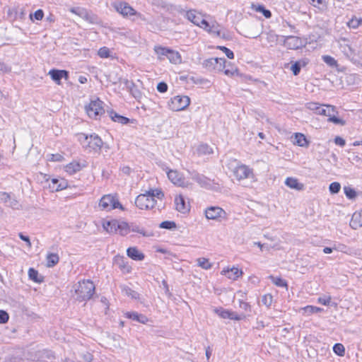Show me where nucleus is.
Returning a JSON list of instances; mask_svg holds the SVG:
<instances>
[{"label": "nucleus", "mask_w": 362, "mask_h": 362, "mask_svg": "<svg viewBox=\"0 0 362 362\" xmlns=\"http://www.w3.org/2000/svg\"><path fill=\"white\" fill-rule=\"evenodd\" d=\"M76 299L79 301H87L90 300L95 293V285L90 280L78 281L74 286Z\"/></svg>", "instance_id": "f257e3e1"}, {"label": "nucleus", "mask_w": 362, "mask_h": 362, "mask_svg": "<svg viewBox=\"0 0 362 362\" xmlns=\"http://www.w3.org/2000/svg\"><path fill=\"white\" fill-rule=\"evenodd\" d=\"M191 178L197 182L200 187H204L208 189L218 190L220 189L219 185L216 184L214 180H210L205 175L200 174L196 171L189 173Z\"/></svg>", "instance_id": "f03ea898"}, {"label": "nucleus", "mask_w": 362, "mask_h": 362, "mask_svg": "<svg viewBox=\"0 0 362 362\" xmlns=\"http://www.w3.org/2000/svg\"><path fill=\"white\" fill-rule=\"evenodd\" d=\"M157 201L151 197L148 192L138 195L135 199V205L141 210H150L156 204Z\"/></svg>", "instance_id": "7ed1b4c3"}, {"label": "nucleus", "mask_w": 362, "mask_h": 362, "mask_svg": "<svg viewBox=\"0 0 362 362\" xmlns=\"http://www.w3.org/2000/svg\"><path fill=\"white\" fill-rule=\"evenodd\" d=\"M103 104V102L98 98L91 100L90 103L85 107L88 115L90 118L97 119L100 116L105 113Z\"/></svg>", "instance_id": "20e7f679"}, {"label": "nucleus", "mask_w": 362, "mask_h": 362, "mask_svg": "<svg viewBox=\"0 0 362 362\" xmlns=\"http://www.w3.org/2000/svg\"><path fill=\"white\" fill-rule=\"evenodd\" d=\"M99 207H100L103 210H105L109 211L114 209H120L124 210L122 205L119 203V202L115 199V197L111 194L104 195L100 200Z\"/></svg>", "instance_id": "39448f33"}, {"label": "nucleus", "mask_w": 362, "mask_h": 362, "mask_svg": "<svg viewBox=\"0 0 362 362\" xmlns=\"http://www.w3.org/2000/svg\"><path fill=\"white\" fill-rule=\"evenodd\" d=\"M82 138L84 142H86V148H88L90 150L98 151H100L103 145L102 139L95 134H90V136L86 134H81L80 141H82Z\"/></svg>", "instance_id": "423d86ee"}, {"label": "nucleus", "mask_w": 362, "mask_h": 362, "mask_svg": "<svg viewBox=\"0 0 362 362\" xmlns=\"http://www.w3.org/2000/svg\"><path fill=\"white\" fill-rule=\"evenodd\" d=\"M190 99L187 95H177L171 98L169 107L173 111H180L189 106Z\"/></svg>", "instance_id": "0eeeda50"}, {"label": "nucleus", "mask_w": 362, "mask_h": 362, "mask_svg": "<svg viewBox=\"0 0 362 362\" xmlns=\"http://www.w3.org/2000/svg\"><path fill=\"white\" fill-rule=\"evenodd\" d=\"M206 25L208 26L204 25L203 28L208 33L223 39H229L230 36L228 33L225 29L221 28V26L218 23L214 22L212 24H210L206 21Z\"/></svg>", "instance_id": "6e6552de"}, {"label": "nucleus", "mask_w": 362, "mask_h": 362, "mask_svg": "<svg viewBox=\"0 0 362 362\" xmlns=\"http://www.w3.org/2000/svg\"><path fill=\"white\" fill-rule=\"evenodd\" d=\"M115 9L124 17L139 15L128 3L115 2L112 4Z\"/></svg>", "instance_id": "1a4fd4ad"}, {"label": "nucleus", "mask_w": 362, "mask_h": 362, "mask_svg": "<svg viewBox=\"0 0 362 362\" xmlns=\"http://www.w3.org/2000/svg\"><path fill=\"white\" fill-rule=\"evenodd\" d=\"M337 42L341 52L346 58H354L356 55L355 49L351 47L347 38L340 37Z\"/></svg>", "instance_id": "9d476101"}, {"label": "nucleus", "mask_w": 362, "mask_h": 362, "mask_svg": "<svg viewBox=\"0 0 362 362\" xmlns=\"http://www.w3.org/2000/svg\"><path fill=\"white\" fill-rule=\"evenodd\" d=\"M233 175L237 180H241L252 177L253 172L247 165L240 164L234 168Z\"/></svg>", "instance_id": "9b49d317"}, {"label": "nucleus", "mask_w": 362, "mask_h": 362, "mask_svg": "<svg viewBox=\"0 0 362 362\" xmlns=\"http://www.w3.org/2000/svg\"><path fill=\"white\" fill-rule=\"evenodd\" d=\"M186 18L194 25L203 28L204 25H206V21L203 18L202 15L200 13H197L196 10H189L186 12Z\"/></svg>", "instance_id": "f8f14e48"}, {"label": "nucleus", "mask_w": 362, "mask_h": 362, "mask_svg": "<svg viewBox=\"0 0 362 362\" xmlns=\"http://www.w3.org/2000/svg\"><path fill=\"white\" fill-rule=\"evenodd\" d=\"M214 312L223 319H230L238 321L244 319L245 317L244 315H238L235 312L224 310L222 308H216Z\"/></svg>", "instance_id": "ddd939ff"}, {"label": "nucleus", "mask_w": 362, "mask_h": 362, "mask_svg": "<svg viewBox=\"0 0 362 362\" xmlns=\"http://www.w3.org/2000/svg\"><path fill=\"white\" fill-rule=\"evenodd\" d=\"M168 177L173 184L179 187H187L189 185L188 182L185 181V178L177 170H169Z\"/></svg>", "instance_id": "4468645a"}, {"label": "nucleus", "mask_w": 362, "mask_h": 362, "mask_svg": "<svg viewBox=\"0 0 362 362\" xmlns=\"http://www.w3.org/2000/svg\"><path fill=\"white\" fill-rule=\"evenodd\" d=\"M205 216L207 219L217 220L226 216L225 211L218 206H210L205 210Z\"/></svg>", "instance_id": "2eb2a0df"}, {"label": "nucleus", "mask_w": 362, "mask_h": 362, "mask_svg": "<svg viewBox=\"0 0 362 362\" xmlns=\"http://www.w3.org/2000/svg\"><path fill=\"white\" fill-rule=\"evenodd\" d=\"M284 45L288 49H297L303 46V41L298 37L289 35L285 37Z\"/></svg>", "instance_id": "dca6fc26"}, {"label": "nucleus", "mask_w": 362, "mask_h": 362, "mask_svg": "<svg viewBox=\"0 0 362 362\" xmlns=\"http://www.w3.org/2000/svg\"><path fill=\"white\" fill-rule=\"evenodd\" d=\"M48 75H49L51 78L59 85L60 84L62 78H64L67 80L69 78V72L66 70L51 69L49 71Z\"/></svg>", "instance_id": "f3484780"}, {"label": "nucleus", "mask_w": 362, "mask_h": 362, "mask_svg": "<svg viewBox=\"0 0 362 362\" xmlns=\"http://www.w3.org/2000/svg\"><path fill=\"white\" fill-rule=\"evenodd\" d=\"M68 187V182L63 178L52 179L49 183V188L52 191H59L66 189Z\"/></svg>", "instance_id": "a211bd4d"}, {"label": "nucleus", "mask_w": 362, "mask_h": 362, "mask_svg": "<svg viewBox=\"0 0 362 362\" xmlns=\"http://www.w3.org/2000/svg\"><path fill=\"white\" fill-rule=\"evenodd\" d=\"M176 210L181 213H187L189 211V204L185 202L182 195H178L175 198Z\"/></svg>", "instance_id": "6ab92c4d"}, {"label": "nucleus", "mask_w": 362, "mask_h": 362, "mask_svg": "<svg viewBox=\"0 0 362 362\" xmlns=\"http://www.w3.org/2000/svg\"><path fill=\"white\" fill-rule=\"evenodd\" d=\"M127 254L129 257L136 261H141L144 259V255L139 252L136 247H129L127 250Z\"/></svg>", "instance_id": "aec40b11"}, {"label": "nucleus", "mask_w": 362, "mask_h": 362, "mask_svg": "<svg viewBox=\"0 0 362 362\" xmlns=\"http://www.w3.org/2000/svg\"><path fill=\"white\" fill-rule=\"evenodd\" d=\"M350 226L354 229L362 227V211L355 212L351 218Z\"/></svg>", "instance_id": "412c9836"}, {"label": "nucleus", "mask_w": 362, "mask_h": 362, "mask_svg": "<svg viewBox=\"0 0 362 362\" xmlns=\"http://www.w3.org/2000/svg\"><path fill=\"white\" fill-rule=\"evenodd\" d=\"M285 185L291 189H294L298 191L303 190L304 185L298 182V180L293 177H287L285 181Z\"/></svg>", "instance_id": "4be33fe9"}, {"label": "nucleus", "mask_w": 362, "mask_h": 362, "mask_svg": "<svg viewBox=\"0 0 362 362\" xmlns=\"http://www.w3.org/2000/svg\"><path fill=\"white\" fill-rule=\"evenodd\" d=\"M107 112L109 115L111 119L114 122H118V123H120L122 124H126L129 122V118L122 116V115H119L117 113H116L115 112H114L113 110H107Z\"/></svg>", "instance_id": "5701e85b"}, {"label": "nucleus", "mask_w": 362, "mask_h": 362, "mask_svg": "<svg viewBox=\"0 0 362 362\" xmlns=\"http://www.w3.org/2000/svg\"><path fill=\"white\" fill-rule=\"evenodd\" d=\"M167 58L169 61L175 64H180L182 62V57L180 53L177 51L169 49L167 54Z\"/></svg>", "instance_id": "b1692460"}, {"label": "nucleus", "mask_w": 362, "mask_h": 362, "mask_svg": "<svg viewBox=\"0 0 362 362\" xmlns=\"http://www.w3.org/2000/svg\"><path fill=\"white\" fill-rule=\"evenodd\" d=\"M126 316L128 318H129V319H132L133 320L137 321V322H141L142 324H145L148 321V319H147V317L145 315H141V314H139L136 312L127 313L126 314Z\"/></svg>", "instance_id": "393cba45"}, {"label": "nucleus", "mask_w": 362, "mask_h": 362, "mask_svg": "<svg viewBox=\"0 0 362 362\" xmlns=\"http://www.w3.org/2000/svg\"><path fill=\"white\" fill-rule=\"evenodd\" d=\"M78 15H79L83 18L86 19V21H89L91 23H98V18L95 15L88 13L85 9L80 10L79 12L78 13Z\"/></svg>", "instance_id": "a878e982"}, {"label": "nucleus", "mask_w": 362, "mask_h": 362, "mask_svg": "<svg viewBox=\"0 0 362 362\" xmlns=\"http://www.w3.org/2000/svg\"><path fill=\"white\" fill-rule=\"evenodd\" d=\"M117 220L113 219L105 221L103 224V228L109 233H117Z\"/></svg>", "instance_id": "bb28decb"}, {"label": "nucleus", "mask_w": 362, "mask_h": 362, "mask_svg": "<svg viewBox=\"0 0 362 362\" xmlns=\"http://www.w3.org/2000/svg\"><path fill=\"white\" fill-rule=\"evenodd\" d=\"M222 272L224 273V274L226 275L228 278L233 280H235L242 274V272L235 267H233L230 269L223 270Z\"/></svg>", "instance_id": "cd10ccee"}, {"label": "nucleus", "mask_w": 362, "mask_h": 362, "mask_svg": "<svg viewBox=\"0 0 362 362\" xmlns=\"http://www.w3.org/2000/svg\"><path fill=\"white\" fill-rule=\"evenodd\" d=\"M47 267H52L55 266L59 260V257L56 253H48L46 257Z\"/></svg>", "instance_id": "c85d7f7f"}, {"label": "nucleus", "mask_w": 362, "mask_h": 362, "mask_svg": "<svg viewBox=\"0 0 362 362\" xmlns=\"http://www.w3.org/2000/svg\"><path fill=\"white\" fill-rule=\"evenodd\" d=\"M116 229L117 233H119L121 235H125L129 232L128 224L124 221H117Z\"/></svg>", "instance_id": "c756f323"}, {"label": "nucleus", "mask_w": 362, "mask_h": 362, "mask_svg": "<svg viewBox=\"0 0 362 362\" xmlns=\"http://www.w3.org/2000/svg\"><path fill=\"white\" fill-rule=\"evenodd\" d=\"M81 167L78 162H71L65 166V171L71 175L81 170Z\"/></svg>", "instance_id": "7c9ffc66"}, {"label": "nucleus", "mask_w": 362, "mask_h": 362, "mask_svg": "<svg viewBox=\"0 0 362 362\" xmlns=\"http://www.w3.org/2000/svg\"><path fill=\"white\" fill-rule=\"evenodd\" d=\"M122 293L128 297H130L132 299H136L139 297V294L135 291L131 289L129 287L127 286H120Z\"/></svg>", "instance_id": "2f4dec72"}, {"label": "nucleus", "mask_w": 362, "mask_h": 362, "mask_svg": "<svg viewBox=\"0 0 362 362\" xmlns=\"http://www.w3.org/2000/svg\"><path fill=\"white\" fill-rule=\"evenodd\" d=\"M338 112L335 110V112H333L332 115H329V118L327 119V121L329 122L334 123V124L340 125V126H344L346 124V121L337 117L335 115Z\"/></svg>", "instance_id": "473e14b6"}, {"label": "nucleus", "mask_w": 362, "mask_h": 362, "mask_svg": "<svg viewBox=\"0 0 362 362\" xmlns=\"http://www.w3.org/2000/svg\"><path fill=\"white\" fill-rule=\"evenodd\" d=\"M29 278L36 283H40L43 281V277L40 276L38 272L33 268L28 270Z\"/></svg>", "instance_id": "72a5a7b5"}, {"label": "nucleus", "mask_w": 362, "mask_h": 362, "mask_svg": "<svg viewBox=\"0 0 362 362\" xmlns=\"http://www.w3.org/2000/svg\"><path fill=\"white\" fill-rule=\"evenodd\" d=\"M335 112V107L329 105H323L320 110V115H324L329 118V115Z\"/></svg>", "instance_id": "f704fd0d"}, {"label": "nucleus", "mask_w": 362, "mask_h": 362, "mask_svg": "<svg viewBox=\"0 0 362 362\" xmlns=\"http://www.w3.org/2000/svg\"><path fill=\"white\" fill-rule=\"evenodd\" d=\"M218 62V58H211L204 61L203 66L208 70H215L216 64Z\"/></svg>", "instance_id": "c9c22d12"}, {"label": "nucleus", "mask_w": 362, "mask_h": 362, "mask_svg": "<svg viewBox=\"0 0 362 362\" xmlns=\"http://www.w3.org/2000/svg\"><path fill=\"white\" fill-rule=\"evenodd\" d=\"M296 138V144L299 146H307L308 145V142L305 138V136L300 133H296L295 135Z\"/></svg>", "instance_id": "e433bc0d"}, {"label": "nucleus", "mask_w": 362, "mask_h": 362, "mask_svg": "<svg viewBox=\"0 0 362 362\" xmlns=\"http://www.w3.org/2000/svg\"><path fill=\"white\" fill-rule=\"evenodd\" d=\"M155 52L158 55L159 59H163V57H167L169 49L160 46H156L154 48Z\"/></svg>", "instance_id": "4c0bfd02"}, {"label": "nucleus", "mask_w": 362, "mask_h": 362, "mask_svg": "<svg viewBox=\"0 0 362 362\" xmlns=\"http://www.w3.org/2000/svg\"><path fill=\"white\" fill-rule=\"evenodd\" d=\"M269 278L271 279L272 282L274 284H275L276 286H277L279 287L287 288V286H288L287 282L281 277L269 276Z\"/></svg>", "instance_id": "58836bf2"}, {"label": "nucleus", "mask_w": 362, "mask_h": 362, "mask_svg": "<svg viewBox=\"0 0 362 362\" xmlns=\"http://www.w3.org/2000/svg\"><path fill=\"white\" fill-rule=\"evenodd\" d=\"M151 197L156 199V198L161 200L164 197V194L161 189H151L147 191Z\"/></svg>", "instance_id": "ea45409f"}, {"label": "nucleus", "mask_w": 362, "mask_h": 362, "mask_svg": "<svg viewBox=\"0 0 362 362\" xmlns=\"http://www.w3.org/2000/svg\"><path fill=\"white\" fill-rule=\"evenodd\" d=\"M197 264L199 267L204 269H209L211 267V264L206 258L201 257L197 259Z\"/></svg>", "instance_id": "a19ab883"}, {"label": "nucleus", "mask_w": 362, "mask_h": 362, "mask_svg": "<svg viewBox=\"0 0 362 362\" xmlns=\"http://www.w3.org/2000/svg\"><path fill=\"white\" fill-rule=\"evenodd\" d=\"M198 152L200 154L207 155L213 153L212 148L207 144H201L199 146Z\"/></svg>", "instance_id": "79ce46f5"}, {"label": "nucleus", "mask_w": 362, "mask_h": 362, "mask_svg": "<svg viewBox=\"0 0 362 362\" xmlns=\"http://www.w3.org/2000/svg\"><path fill=\"white\" fill-rule=\"evenodd\" d=\"M323 105H321L320 103H313V102H311V103H308L306 104V107L308 109L313 111L315 113L319 115L320 113V110L321 109L322 106Z\"/></svg>", "instance_id": "37998d69"}, {"label": "nucleus", "mask_w": 362, "mask_h": 362, "mask_svg": "<svg viewBox=\"0 0 362 362\" xmlns=\"http://www.w3.org/2000/svg\"><path fill=\"white\" fill-rule=\"evenodd\" d=\"M362 23L361 18H358L356 17H353L348 23L347 25L351 28L356 29Z\"/></svg>", "instance_id": "c03bdc74"}, {"label": "nucleus", "mask_w": 362, "mask_h": 362, "mask_svg": "<svg viewBox=\"0 0 362 362\" xmlns=\"http://www.w3.org/2000/svg\"><path fill=\"white\" fill-rule=\"evenodd\" d=\"M301 310H303V314L310 315L319 312L320 310H321V308L313 305H308L303 308Z\"/></svg>", "instance_id": "a18cd8bd"}, {"label": "nucleus", "mask_w": 362, "mask_h": 362, "mask_svg": "<svg viewBox=\"0 0 362 362\" xmlns=\"http://www.w3.org/2000/svg\"><path fill=\"white\" fill-rule=\"evenodd\" d=\"M334 352L340 356H343L345 353L344 346L341 344H335L333 346Z\"/></svg>", "instance_id": "49530a36"}, {"label": "nucleus", "mask_w": 362, "mask_h": 362, "mask_svg": "<svg viewBox=\"0 0 362 362\" xmlns=\"http://www.w3.org/2000/svg\"><path fill=\"white\" fill-rule=\"evenodd\" d=\"M227 62L224 58H218V62L216 64L215 70L217 71H223L226 68Z\"/></svg>", "instance_id": "de8ad7c7"}, {"label": "nucleus", "mask_w": 362, "mask_h": 362, "mask_svg": "<svg viewBox=\"0 0 362 362\" xmlns=\"http://www.w3.org/2000/svg\"><path fill=\"white\" fill-rule=\"evenodd\" d=\"M255 11L262 13L264 16L267 18H269L272 16V13L269 10H267L262 5H258L255 8Z\"/></svg>", "instance_id": "09e8293b"}, {"label": "nucleus", "mask_w": 362, "mask_h": 362, "mask_svg": "<svg viewBox=\"0 0 362 362\" xmlns=\"http://www.w3.org/2000/svg\"><path fill=\"white\" fill-rule=\"evenodd\" d=\"M160 228L171 230L176 228V224L174 221H165L160 223Z\"/></svg>", "instance_id": "8fccbe9b"}, {"label": "nucleus", "mask_w": 362, "mask_h": 362, "mask_svg": "<svg viewBox=\"0 0 362 362\" xmlns=\"http://www.w3.org/2000/svg\"><path fill=\"white\" fill-rule=\"evenodd\" d=\"M322 59L327 65L330 66H335L337 65V62L331 56L324 55Z\"/></svg>", "instance_id": "3c124183"}, {"label": "nucleus", "mask_w": 362, "mask_h": 362, "mask_svg": "<svg viewBox=\"0 0 362 362\" xmlns=\"http://www.w3.org/2000/svg\"><path fill=\"white\" fill-rule=\"evenodd\" d=\"M273 301V296L270 293L265 294L262 298V303L267 307H269Z\"/></svg>", "instance_id": "603ef678"}, {"label": "nucleus", "mask_w": 362, "mask_h": 362, "mask_svg": "<svg viewBox=\"0 0 362 362\" xmlns=\"http://www.w3.org/2000/svg\"><path fill=\"white\" fill-rule=\"evenodd\" d=\"M341 185L339 182H334L329 185V189L332 194H337L340 191Z\"/></svg>", "instance_id": "864d4df0"}, {"label": "nucleus", "mask_w": 362, "mask_h": 362, "mask_svg": "<svg viewBox=\"0 0 362 362\" xmlns=\"http://www.w3.org/2000/svg\"><path fill=\"white\" fill-rule=\"evenodd\" d=\"M344 193L346 194V196L349 198V199H354L356 197V191L349 187H344Z\"/></svg>", "instance_id": "5fc2aeb1"}, {"label": "nucleus", "mask_w": 362, "mask_h": 362, "mask_svg": "<svg viewBox=\"0 0 362 362\" xmlns=\"http://www.w3.org/2000/svg\"><path fill=\"white\" fill-rule=\"evenodd\" d=\"M44 16V12L42 9L37 10L34 13L30 14V18L31 21H33V18H35V19L37 21H40L43 18Z\"/></svg>", "instance_id": "6e6d98bb"}, {"label": "nucleus", "mask_w": 362, "mask_h": 362, "mask_svg": "<svg viewBox=\"0 0 362 362\" xmlns=\"http://www.w3.org/2000/svg\"><path fill=\"white\" fill-rule=\"evenodd\" d=\"M98 54L101 58H107L110 57V49L106 47H101L99 49Z\"/></svg>", "instance_id": "4d7b16f0"}, {"label": "nucleus", "mask_w": 362, "mask_h": 362, "mask_svg": "<svg viewBox=\"0 0 362 362\" xmlns=\"http://www.w3.org/2000/svg\"><path fill=\"white\" fill-rule=\"evenodd\" d=\"M301 69V62H296L293 64H292L291 69L293 71V75L297 76Z\"/></svg>", "instance_id": "13d9d810"}, {"label": "nucleus", "mask_w": 362, "mask_h": 362, "mask_svg": "<svg viewBox=\"0 0 362 362\" xmlns=\"http://www.w3.org/2000/svg\"><path fill=\"white\" fill-rule=\"evenodd\" d=\"M8 202H9V204L8 205V206L11 207V209H15V210H19L21 209V206L17 199H16L14 198L12 199L11 197V200H9Z\"/></svg>", "instance_id": "bf43d9fd"}, {"label": "nucleus", "mask_w": 362, "mask_h": 362, "mask_svg": "<svg viewBox=\"0 0 362 362\" xmlns=\"http://www.w3.org/2000/svg\"><path fill=\"white\" fill-rule=\"evenodd\" d=\"M217 49L223 51L226 57L229 59H233L234 58V54L233 52L229 49L228 48L224 47V46H218Z\"/></svg>", "instance_id": "052dcab7"}, {"label": "nucleus", "mask_w": 362, "mask_h": 362, "mask_svg": "<svg viewBox=\"0 0 362 362\" xmlns=\"http://www.w3.org/2000/svg\"><path fill=\"white\" fill-rule=\"evenodd\" d=\"M11 200L10 194L5 192H0V202L7 203Z\"/></svg>", "instance_id": "680f3d73"}, {"label": "nucleus", "mask_w": 362, "mask_h": 362, "mask_svg": "<svg viewBox=\"0 0 362 362\" xmlns=\"http://www.w3.org/2000/svg\"><path fill=\"white\" fill-rule=\"evenodd\" d=\"M8 314L2 310H0V323L4 324L8 320Z\"/></svg>", "instance_id": "e2e57ef3"}, {"label": "nucleus", "mask_w": 362, "mask_h": 362, "mask_svg": "<svg viewBox=\"0 0 362 362\" xmlns=\"http://www.w3.org/2000/svg\"><path fill=\"white\" fill-rule=\"evenodd\" d=\"M254 245H257L262 251H269L271 248L274 247V246L269 245L268 244L266 243L262 244L260 242H255Z\"/></svg>", "instance_id": "0e129e2a"}, {"label": "nucleus", "mask_w": 362, "mask_h": 362, "mask_svg": "<svg viewBox=\"0 0 362 362\" xmlns=\"http://www.w3.org/2000/svg\"><path fill=\"white\" fill-rule=\"evenodd\" d=\"M331 297L330 296H325V297H320L318 298V302L324 305H329L331 302Z\"/></svg>", "instance_id": "69168bd1"}, {"label": "nucleus", "mask_w": 362, "mask_h": 362, "mask_svg": "<svg viewBox=\"0 0 362 362\" xmlns=\"http://www.w3.org/2000/svg\"><path fill=\"white\" fill-rule=\"evenodd\" d=\"M157 90L160 93H165L168 90V85L165 82H160L157 85Z\"/></svg>", "instance_id": "338daca9"}, {"label": "nucleus", "mask_w": 362, "mask_h": 362, "mask_svg": "<svg viewBox=\"0 0 362 362\" xmlns=\"http://www.w3.org/2000/svg\"><path fill=\"white\" fill-rule=\"evenodd\" d=\"M64 157L59 153L51 154L50 158H49L51 161H62Z\"/></svg>", "instance_id": "774afa93"}]
</instances>
